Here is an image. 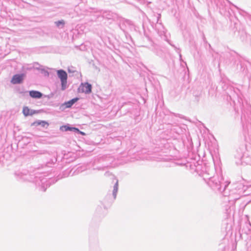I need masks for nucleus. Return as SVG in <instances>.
Here are the masks:
<instances>
[{
  "instance_id": "nucleus-1",
  "label": "nucleus",
  "mask_w": 251,
  "mask_h": 251,
  "mask_svg": "<svg viewBox=\"0 0 251 251\" xmlns=\"http://www.w3.org/2000/svg\"><path fill=\"white\" fill-rule=\"evenodd\" d=\"M58 77L61 81V88L62 90H64L67 86V74L62 70H58L57 72Z\"/></svg>"
},
{
  "instance_id": "nucleus-2",
  "label": "nucleus",
  "mask_w": 251,
  "mask_h": 251,
  "mask_svg": "<svg viewBox=\"0 0 251 251\" xmlns=\"http://www.w3.org/2000/svg\"><path fill=\"white\" fill-rule=\"evenodd\" d=\"M79 91L82 93L89 94L92 91V85L88 82L82 83L79 87Z\"/></svg>"
},
{
  "instance_id": "nucleus-3",
  "label": "nucleus",
  "mask_w": 251,
  "mask_h": 251,
  "mask_svg": "<svg viewBox=\"0 0 251 251\" xmlns=\"http://www.w3.org/2000/svg\"><path fill=\"white\" fill-rule=\"evenodd\" d=\"M24 77V74L15 75L12 77L11 82L14 84L21 83L22 82Z\"/></svg>"
},
{
  "instance_id": "nucleus-4",
  "label": "nucleus",
  "mask_w": 251,
  "mask_h": 251,
  "mask_svg": "<svg viewBox=\"0 0 251 251\" xmlns=\"http://www.w3.org/2000/svg\"><path fill=\"white\" fill-rule=\"evenodd\" d=\"M23 113L25 116L32 115L37 113L35 111L31 110L28 107L25 106L23 109Z\"/></svg>"
},
{
  "instance_id": "nucleus-5",
  "label": "nucleus",
  "mask_w": 251,
  "mask_h": 251,
  "mask_svg": "<svg viewBox=\"0 0 251 251\" xmlns=\"http://www.w3.org/2000/svg\"><path fill=\"white\" fill-rule=\"evenodd\" d=\"M29 95L33 98L39 99L42 97V94L39 91H30L29 92Z\"/></svg>"
},
{
  "instance_id": "nucleus-6",
  "label": "nucleus",
  "mask_w": 251,
  "mask_h": 251,
  "mask_svg": "<svg viewBox=\"0 0 251 251\" xmlns=\"http://www.w3.org/2000/svg\"><path fill=\"white\" fill-rule=\"evenodd\" d=\"M33 125L39 126L41 125L43 127H48L49 124L46 121H37L33 123Z\"/></svg>"
},
{
  "instance_id": "nucleus-7",
  "label": "nucleus",
  "mask_w": 251,
  "mask_h": 251,
  "mask_svg": "<svg viewBox=\"0 0 251 251\" xmlns=\"http://www.w3.org/2000/svg\"><path fill=\"white\" fill-rule=\"evenodd\" d=\"M64 128H65V130L67 131V130H77V131H79V130L76 128H75V127H68V126H64Z\"/></svg>"
},
{
  "instance_id": "nucleus-8",
  "label": "nucleus",
  "mask_w": 251,
  "mask_h": 251,
  "mask_svg": "<svg viewBox=\"0 0 251 251\" xmlns=\"http://www.w3.org/2000/svg\"><path fill=\"white\" fill-rule=\"evenodd\" d=\"M55 24L57 26H59L60 25H64V21L63 20L55 22Z\"/></svg>"
},
{
  "instance_id": "nucleus-9",
  "label": "nucleus",
  "mask_w": 251,
  "mask_h": 251,
  "mask_svg": "<svg viewBox=\"0 0 251 251\" xmlns=\"http://www.w3.org/2000/svg\"><path fill=\"white\" fill-rule=\"evenodd\" d=\"M77 100V99H73L71 101L69 102V103L70 105L68 106H70L72 104H73L74 103H75V101H76Z\"/></svg>"
}]
</instances>
